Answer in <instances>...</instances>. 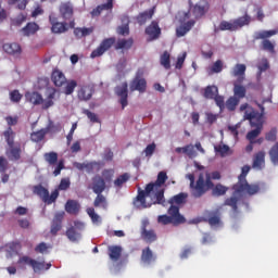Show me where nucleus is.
<instances>
[{
	"instance_id": "09e8293b",
	"label": "nucleus",
	"mask_w": 278,
	"mask_h": 278,
	"mask_svg": "<svg viewBox=\"0 0 278 278\" xmlns=\"http://www.w3.org/2000/svg\"><path fill=\"white\" fill-rule=\"evenodd\" d=\"M130 175L128 173H124L119 175L115 180H114V186L115 188H123L124 184H127L130 179Z\"/></svg>"
},
{
	"instance_id": "49530a36",
	"label": "nucleus",
	"mask_w": 278,
	"mask_h": 278,
	"mask_svg": "<svg viewBox=\"0 0 278 278\" xmlns=\"http://www.w3.org/2000/svg\"><path fill=\"white\" fill-rule=\"evenodd\" d=\"M217 94H218L217 86L212 85L204 88V93H203L204 99H215Z\"/></svg>"
},
{
	"instance_id": "de8ad7c7",
	"label": "nucleus",
	"mask_w": 278,
	"mask_h": 278,
	"mask_svg": "<svg viewBox=\"0 0 278 278\" xmlns=\"http://www.w3.org/2000/svg\"><path fill=\"white\" fill-rule=\"evenodd\" d=\"M134 47V39H119L116 45L115 49L118 51L119 49H131Z\"/></svg>"
},
{
	"instance_id": "f8f14e48",
	"label": "nucleus",
	"mask_w": 278,
	"mask_h": 278,
	"mask_svg": "<svg viewBox=\"0 0 278 278\" xmlns=\"http://www.w3.org/2000/svg\"><path fill=\"white\" fill-rule=\"evenodd\" d=\"M105 179L100 175H96L91 178V184L88 185V190H92L94 194H103L105 192Z\"/></svg>"
},
{
	"instance_id": "f03ea898",
	"label": "nucleus",
	"mask_w": 278,
	"mask_h": 278,
	"mask_svg": "<svg viewBox=\"0 0 278 278\" xmlns=\"http://www.w3.org/2000/svg\"><path fill=\"white\" fill-rule=\"evenodd\" d=\"M187 179L190 181L189 191L192 199H201L214 188L212 180L220 179V172L206 173L205 176L200 174L197 180L194 174H188Z\"/></svg>"
},
{
	"instance_id": "393cba45",
	"label": "nucleus",
	"mask_w": 278,
	"mask_h": 278,
	"mask_svg": "<svg viewBox=\"0 0 278 278\" xmlns=\"http://www.w3.org/2000/svg\"><path fill=\"white\" fill-rule=\"evenodd\" d=\"M53 129V125L50 124L46 128H41L40 130L34 131L30 134L31 142H42L46 136L49 134V130Z\"/></svg>"
},
{
	"instance_id": "412c9836",
	"label": "nucleus",
	"mask_w": 278,
	"mask_h": 278,
	"mask_svg": "<svg viewBox=\"0 0 278 278\" xmlns=\"http://www.w3.org/2000/svg\"><path fill=\"white\" fill-rule=\"evenodd\" d=\"M155 190V185L150 182L146 186V190H139L138 195L136 198L137 201L142 205V207L147 206V197H149Z\"/></svg>"
},
{
	"instance_id": "7c9ffc66",
	"label": "nucleus",
	"mask_w": 278,
	"mask_h": 278,
	"mask_svg": "<svg viewBox=\"0 0 278 278\" xmlns=\"http://www.w3.org/2000/svg\"><path fill=\"white\" fill-rule=\"evenodd\" d=\"M108 251L109 257L112 262H118L121 260V255H123V247L121 245H110Z\"/></svg>"
},
{
	"instance_id": "cd10ccee",
	"label": "nucleus",
	"mask_w": 278,
	"mask_h": 278,
	"mask_svg": "<svg viewBox=\"0 0 278 278\" xmlns=\"http://www.w3.org/2000/svg\"><path fill=\"white\" fill-rule=\"evenodd\" d=\"M25 98L33 105H42L45 103V98L37 91L26 92Z\"/></svg>"
},
{
	"instance_id": "72a5a7b5",
	"label": "nucleus",
	"mask_w": 278,
	"mask_h": 278,
	"mask_svg": "<svg viewBox=\"0 0 278 278\" xmlns=\"http://www.w3.org/2000/svg\"><path fill=\"white\" fill-rule=\"evenodd\" d=\"M114 8V0H108L106 3L98 5L96 9L91 11V16L94 18L96 16H101V12L103 10H112Z\"/></svg>"
},
{
	"instance_id": "2f4dec72",
	"label": "nucleus",
	"mask_w": 278,
	"mask_h": 278,
	"mask_svg": "<svg viewBox=\"0 0 278 278\" xmlns=\"http://www.w3.org/2000/svg\"><path fill=\"white\" fill-rule=\"evenodd\" d=\"M153 14H155L154 9H150L148 11H143L137 15L138 25H146L147 21H151L153 18Z\"/></svg>"
},
{
	"instance_id": "5fc2aeb1",
	"label": "nucleus",
	"mask_w": 278,
	"mask_h": 278,
	"mask_svg": "<svg viewBox=\"0 0 278 278\" xmlns=\"http://www.w3.org/2000/svg\"><path fill=\"white\" fill-rule=\"evenodd\" d=\"M223 66H224V63L222 60H217L213 63V65L210 67V75H214V73H223Z\"/></svg>"
},
{
	"instance_id": "69168bd1",
	"label": "nucleus",
	"mask_w": 278,
	"mask_h": 278,
	"mask_svg": "<svg viewBox=\"0 0 278 278\" xmlns=\"http://www.w3.org/2000/svg\"><path fill=\"white\" fill-rule=\"evenodd\" d=\"M216 153L220 154L222 157H225L227 153H229V146L223 144V146H216L215 147Z\"/></svg>"
},
{
	"instance_id": "4c0bfd02",
	"label": "nucleus",
	"mask_w": 278,
	"mask_h": 278,
	"mask_svg": "<svg viewBox=\"0 0 278 278\" xmlns=\"http://www.w3.org/2000/svg\"><path fill=\"white\" fill-rule=\"evenodd\" d=\"M266 164V152L260 151L255 154L253 161V168L262 169Z\"/></svg>"
},
{
	"instance_id": "338daca9",
	"label": "nucleus",
	"mask_w": 278,
	"mask_h": 278,
	"mask_svg": "<svg viewBox=\"0 0 278 278\" xmlns=\"http://www.w3.org/2000/svg\"><path fill=\"white\" fill-rule=\"evenodd\" d=\"M155 199L156 201L154 203H157V205H164V203H166V200L164 199V189L156 191Z\"/></svg>"
},
{
	"instance_id": "c756f323",
	"label": "nucleus",
	"mask_w": 278,
	"mask_h": 278,
	"mask_svg": "<svg viewBox=\"0 0 278 278\" xmlns=\"http://www.w3.org/2000/svg\"><path fill=\"white\" fill-rule=\"evenodd\" d=\"M79 210H81V205L76 200H67L65 203V212H67V214L77 216V214H79Z\"/></svg>"
},
{
	"instance_id": "3c124183",
	"label": "nucleus",
	"mask_w": 278,
	"mask_h": 278,
	"mask_svg": "<svg viewBox=\"0 0 278 278\" xmlns=\"http://www.w3.org/2000/svg\"><path fill=\"white\" fill-rule=\"evenodd\" d=\"M85 170L89 175L94 173V170H101V163L97 161H92L85 164Z\"/></svg>"
},
{
	"instance_id": "37998d69",
	"label": "nucleus",
	"mask_w": 278,
	"mask_h": 278,
	"mask_svg": "<svg viewBox=\"0 0 278 278\" xmlns=\"http://www.w3.org/2000/svg\"><path fill=\"white\" fill-rule=\"evenodd\" d=\"M97 197L93 201L94 207H102V210H108V199L102 193H96Z\"/></svg>"
},
{
	"instance_id": "7ed1b4c3",
	"label": "nucleus",
	"mask_w": 278,
	"mask_h": 278,
	"mask_svg": "<svg viewBox=\"0 0 278 278\" xmlns=\"http://www.w3.org/2000/svg\"><path fill=\"white\" fill-rule=\"evenodd\" d=\"M243 118L244 121L250 122L251 127H255V129L247 134V139L251 142V144H253L255 138H257V136L262 134V129L264 127V124L262 122L264 118V114L252 109L251 111L244 112Z\"/></svg>"
},
{
	"instance_id": "a19ab883",
	"label": "nucleus",
	"mask_w": 278,
	"mask_h": 278,
	"mask_svg": "<svg viewBox=\"0 0 278 278\" xmlns=\"http://www.w3.org/2000/svg\"><path fill=\"white\" fill-rule=\"evenodd\" d=\"M211 190H212L213 197H225L229 188L223 184H217V185H213V188H211Z\"/></svg>"
},
{
	"instance_id": "9b49d317",
	"label": "nucleus",
	"mask_w": 278,
	"mask_h": 278,
	"mask_svg": "<svg viewBox=\"0 0 278 278\" xmlns=\"http://www.w3.org/2000/svg\"><path fill=\"white\" fill-rule=\"evenodd\" d=\"M59 14L63 21H68V23L73 21L75 23V9L71 1L62 2L59 5Z\"/></svg>"
},
{
	"instance_id": "c03bdc74",
	"label": "nucleus",
	"mask_w": 278,
	"mask_h": 278,
	"mask_svg": "<svg viewBox=\"0 0 278 278\" xmlns=\"http://www.w3.org/2000/svg\"><path fill=\"white\" fill-rule=\"evenodd\" d=\"M238 105H240V100L232 96L227 99L225 108L228 112H236Z\"/></svg>"
},
{
	"instance_id": "4be33fe9",
	"label": "nucleus",
	"mask_w": 278,
	"mask_h": 278,
	"mask_svg": "<svg viewBox=\"0 0 278 278\" xmlns=\"http://www.w3.org/2000/svg\"><path fill=\"white\" fill-rule=\"evenodd\" d=\"M94 94V88L90 85H84L77 92L79 101H90Z\"/></svg>"
},
{
	"instance_id": "680f3d73",
	"label": "nucleus",
	"mask_w": 278,
	"mask_h": 278,
	"mask_svg": "<svg viewBox=\"0 0 278 278\" xmlns=\"http://www.w3.org/2000/svg\"><path fill=\"white\" fill-rule=\"evenodd\" d=\"M102 179H104V182H110L112 179H114V169H104L102 170Z\"/></svg>"
},
{
	"instance_id": "423d86ee",
	"label": "nucleus",
	"mask_w": 278,
	"mask_h": 278,
	"mask_svg": "<svg viewBox=\"0 0 278 278\" xmlns=\"http://www.w3.org/2000/svg\"><path fill=\"white\" fill-rule=\"evenodd\" d=\"M49 23L51 25L52 34H66L68 29H75L76 23L72 20L71 22H59L55 14L49 15Z\"/></svg>"
},
{
	"instance_id": "f704fd0d",
	"label": "nucleus",
	"mask_w": 278,
	"mask_h": 278,
	"mask_svg": "<svg viewBox=\"0 0 278 278\" xmlns=\"http://www.w3.org/2000/svg\"><path fill=\"white\" fill-rule=\"evenodd\" d=\"M141 238L144 240V242L151 244L157 240V233L153 229H143L141 230Z\"/></svg>"
},
{
	"instance_id": "dca6fc26",
	"label": "nucleus",
	"mask_w": 278,
	"mask_h": 278,
	"mask_svg": "<svg viewBox=\"0 0 278 278\" xmlns=\"http://www.w3.org/2000/svg\"><path fill=\"white\" fill-rule=\"evenodd\" d=\"M130 92H140L141 94L147 92V79L140 77L137 75L131 81H130Z\"/></svg>"
},
{
	"instance_id": "2eb2a0df",
	"label": "nucleus",
	"mask_w": 278,
	"mask_h": 278,
	"mask_svg": "<svg viewBox=\"0 0 278 278\" xmlns=\"http://www.w3.org/2000/svg\"><path fill=\"white\" fill-rule=\"evenodd\" d=\"M75 226L70 227L65 235L70 242H77L81 238V233L77 231V229H84V223L81 222H75Z\"/></svg>"
},
{
	"instance_id": "6ab92c4d",
	"label": "nucleus",
	"mask_w": 278,
	"mask_h": 278,
	"mask_svg": "<svg viewBox=\"0 0 278 278\" xmlns=\"http://www.w3.org/2000/svg\"><path fill=\"white\" fill-rule=\"evenodd\" d=\"M194 25H197V21L194 20H189L188 22L180 20V25L176 27V38H184V36H186Z\"/></svg>"
},
{
	"instance_id": "f3484780",
	"label": "nucleus",
	"mask_w": 278,
	"mask_h": 278,
	"mask_svg": "<svg viewBox=\"0 0 278 278\" xmlns=\"http://www.w3.org/2000/svg\"><path fill=\"white\" fill-rule=\"evenodd\" d=\"M167 214L172 217L174 225H184L186 223V217L181 215L179 212V206L170 204L169 208L167 210Z\"/></svg>"
},
{
	"instance_id": "a878e982",
	"label": "nucleus",
	"mask_w": 278,
	"mask_h": 278,
	"mask_svg": "<svg viewBox=\"0 0 278 278\" xmlns=\"http://www.w3.org/2000/svg\"><path fill=\"white\" fill-rule=\"evenodd\" d=\"M62 220H64V213H56L50 229L52 236H58V231L62 230Z\"/></svg>"
},
{
	"instance_id": "774afa93",
	"label": "nucleus",
	"mask_w": 278,
	"mask_h": 278,
	"mask_svg": "<svg viewBox=\"0 0 278 278\" xmlns=\"http://www.w3.org/2000/svg\"><path fill=\"white\" fill-rule=\"evenodd\" d=\"M48 86H49V78H47V77L38 78L37 88L39 90H45V88H47Z\"/></svg>"
},
{
	"instance_id": "c9c22d12",
	"label": "nucleus",
	"mask_w": 278,
	"mask_h": 278,
	"mask_svg": "<svg viewBox=\"0 0 278 278\" xmlns=\"http://www.w3.org/2000/svg\"><path fill=\"white\" fill-rule=\"evenodd\" d=\"M233 96L236 97L239 101L241 99H244L247 97V87L242 86L238 80L233 83V89H232Z\"/></svg>"
},
{
	"instance_id": "20e7f679",
	"label": "nucleus",
	"mask_w": 278,
	"mask_h": 278,
	"mask_svg": "<svg viewBox=\"0 0 278 278\" xmlns=\"http://www.w3.org/2000/svg\"><path fill=\"white\" fill-rule=\"evenodd\" d=\"M277 35H278L277 29L261 30L255 33L254 40H263L261 43L263 51H268V53H275V43L268 40V38H273V36H277Z\"/></svg>"
},
{
	"instance_id": "8fccbe9b",
	"label": "nucleus",
	"mask_w": 278,
	"mask_h": 278,
	"mask_svg": "<svg viewBox=\"0 0 278 278\" xmlns=\"http://www.w3.org/2000/svg\"><path fill=\"white\" fill-rule=\"evenodd\" d=\"M160 64L166 71H170V53L168 51H164L160 59Z\"/></svg>"
},
{
	"instance_id": "e433bc0d",
	"label": "nucleus",
	"mask_w": 278,
	"mask_h": 278,
	"mask_svg": "<svg viewBox=\"0 0 278 278\" xmlns=\"http://www.w3.org/2000/svg\"><path fill=\"white\" fill-rule=\"evenodd\" d=\"M188 201V193L180 192L168 200L169 205H184Z\"/></svg>"
},
{
	"instance_id": "0eeeda50",
	"label": "nucleus",
	"mask_w": 278,
	"mask_h": 278,
	"mask_svg": "<svg viewBox=\"0 0 278 278\" xmlns=\"http://www.w3.org/2000/svg\"><path fill=\"white\" fill-rule=\"evenodd\" d=\"M249 23H251V16L245 14L232 22H220L219 29L220 31H237V29L244 27V25H249Z\"/></svg>"
},
{
	"instance_id": "473e14b6",
	"label": "nucleus",
	"mask_w": 278,
	"mask_h": 278,
	"mask_svg": "<svg viewBox=\"0 0 278 278\" xmlns=\"http://www.w3.org/2000/svg\"><path fill=\"white\" fill-rule=\"evenodd\" d=\"M2 49L5 53H9V55H21V46L16 42L4 43Z\"/></svg>"
},
{
	"instance_id": "e2e57ef3",
	"label": "nucleus",
	"mask_w": 278,
	"mask_h": 278,
	"mask_svg": "<svg viewBox=\"0 0 278 278\" xmlns=\"http://www.w3.org/2000/svg\"><path fill=\"white\" fill-rule=\"evenodd\" d=\"M68 188H71V178H62L55 190H68Z\"/></svg>"
},
{
	"instance_id": "0e129e2a",
	"label": "nucleus",
	"mask_w": 278,
	"mask_h": 278,
	"mask_svg": "<svg viewBox=\"0 0 278 278\" xmlns=\"http://www.w3.org/2000/svg\"><path fill=\"white\" fill-rule=\"evenodd\" d=\"M10 168V163L5 156H0V174L7 173Z\"/></svg>"
},
{
	"instance_id": "a211bd4d",
	"label": "nucleus",
	"mask_w": 278,
	"mask_h": 278,
	"mask_svg": "<svg viewBox=\"0 0 278 278\" xmlns=\"http://www.w3.org/2000/svg\"><path fill=\"white\" fill-rule=\"evenodd\" d=\"M23 154V149L21 147V142H16L13 146H9L7 150V156L11 162H18L21 160V155Z\"/></svg>"
},
{
	"instance_id": "4d7b16f0",
	"label": "nucleus",
	"mask_w": 278,
	"mask_h": 278,
	"mask_svg": "<svg viewBox=\"0 0 278 278\" xmlns=\"http://www.w3.org/2000/svg\"><path fill=\"white\" fill-rule=\"evenodd\" d=\"M23 99V94H21V91L18 89H14L10 92V101L12 103H21V100Z\"/></svg>"
},
{
	"instance_id": "1a4fd4ad",
	"label": "nucleus",
	"mask_w": 278,
	"mask_h": 278,
	"mask_svg": "<svg viewBox=\"0 0 278 278\" xmlns=\"http://www.w3.org/2000/svg\"><path fill=\"white\" fill-rule=\"evenodd\" d=\"M18 264H26L31 266L34 273H40L41 270H49L51 268V263L38 262L29 256H22L18 260Z\"/></svg>"
},
{
	"instance_id": "864d4df0",
	"label": "nucleus",
	"mask_w": 278,
	"mask_h": 278,
	"mask_svg": "<svg viewBox=\"0 0 278 278\" xmlns=\"http://www.w3.org/2000/svg\"><path fill=\"white\" fill-rule=\"evenodd\" d=\"M269 157H270L271 164H274L275 166H278V142H276L269 150Z\"/></svg>"
},
{
	"instance_id": "79ce46f5",
	"label": "nucleus",
	"mask_w": 278,
	"mask_h": 278,
	"mask_svg": "<svg viewBox=\"0 0 278 278\" xmlns=\"http://www.w3.org/2000/svg\"><path fill=\"white\" fill-rule=\"evenodd\" d=\"M3 136L8 147L16 144V142H14V138H16V132H14L12 127H8L7 130L3 131Z\"/></svg>"
},
{
	"instance_id": "f257e3e1",
	"label": "nucleus",
	"mask_w": 278,
	"mask_h": 278,
	"mask_svg": "<svg viewBox=\"0 0 278 278\" xmlns=\"http://www.w3.org/2000/svg\"><path fill=\"white\" fill-rule=\"evenodd\" d=\"M251 170V166L244 165L241 168V174L238 177V182H236L232 186V197L227 198L224 202V205H227L228 207H231L232 212H238V202L240 201V194H250V197H253V194H257L260 192V185H249V181H247V175H249V172Z\"/></svg>"
},
{
	"instance_id": "ea45409f",
	"label": "nucleus",
	"mask_w": 278,
	"mask_h": 278,
	"mask_svg": "<svg viewBox=\"0 0 278 278\" xmlns=\"http://www.w3.org/2000/svg\"><path fill=\"white\" fill-rule=\"evenodd\" d=\"M141 262L143 264H151V262H155V255H153V251H151V248H146L141 252Z\"/></svg>"
},
{
	"instance_id": "bf43d9fd",
	"label": "nucleus",
	"mask_w": 278,
	"mask_h": 278,
	"mask_svg": "<svg viewBox=\"0 0 278 278\" xmlns=\"http://www.w3.org/2000/svg\"><path fill=\"white\" fill-rule=\"evenodd\" d=\"M87 214L91 218L92 223H101V216L94 212V207L87 208Z\"/></svg>"
},
{
	"instance_id": "a18cd8bd",
	"label": "nucleus",
	"mask_w": 278,
	"mask_h": 278,
	"mask_svg": "<svg viewBox=\"0 0 278 278\" xmlns=\"http://www.w3.org/2000/svg\"><path fill=\"white\" fill-rule=\"evenodd\" d=\"M167 180H168V175H166V172H160L157 174L156 181L152 182V185L154 186V190H157V188H162V186H164Z\"/></svg>"
},
{
	"instance_id": "6e6552de",
	"label": "nucleus",
	"mask_w": 278,
	"mask_h": 278,
	"mask_svg": "<svg viewBox=\"0 0 278 278\" xmlns=\"http://www.w3.org/2000/svg\"><path fill=\"white\" fill-rule=\"evenodd\" d=\"M43 160L49 164V166H55V164H58L53 170L54 177H58L61 175L62 170H64V160H60L58 162V152H46L43 154Z\"/></svg>"
},
{
	"instance_id": "c85d7f7f",
	"label": "nucleus",
	"mask_w": 278,
	"mask_h": 278,
	"mask_svg": "<svg viewBox=\"0 0 278 278\" xmlns=\"http://www.w3.org/2000/svg\"><path fill=\"white\" fill-rule=\"evenodd\" d=\"M38 29H40V26L37 23L29 22L20 31L22 36L29 37L34 36L38 31Z\"/></svg>"
},
{
	"instance_id": "603ef678",
	"label": "nucleus",
	"mask_w": 278,
	"mask_h": 278,
	"mask_svg": "<svg viewBox=\"0 0 278 278\" xmlns=\"http://www.w3.org/2000/svg\"><path fill=\"white\" fill-rule=\"evenodd\" d=\"M65 88L63 90L64 94L70 96L75 92V89L77 88V80H66Z\"/></svg>"
},
{
	"instance_id": "9d476101",
	"label": "nucleus",
	"mask_w": 278,
	"mask_h": 278,
	"mask_svg": "<svg viewBox=\"0 0 278 278\" xmlns=\"http://www.w3.org/2000/svg\"><path fill=\"white\" fill-rule=\"evenodd\" d=\"M116 43V38L110 37L101 41L99 47H97L90 54V58L94 60V58H101L105 51H110L112 47Z\"/></svg>"
},
{
	"instance_id": "58836bf2",
	"label": "nucleus",
	"mask_w": 278,
	"mask_h": 278,
	"mask_svg": "<svg viewBox=\"0 0 278 278\" xmlns=\"http://www.w3.org/2000/svg\"><path fill=\"white\" fill-rule=\"evenodd\" d=\"M56 93H58V90H55V88L51 89V91L47 96V99L43 100V102L41 103L42 110H49V108H53V105L55 104L53 102V99H55Z\"/></svg>"
},
{
	"instance_id": "bb28decb",
	"label": "nucleus",
	"mask_w": 278,
	"mask_h": 278,
	"mask_svg": "<svg viewBox=\"0 0 278 278\" xmlns=\"http://www.w3.org/2000/svg\"><path fill=\"white\" fill-rule=\"evenodd\" d=\"M245 73H247V65L236 64L231 72V75L232 77H237V84H242L244 81Z\"/></svg>"
},
{
	"instance_id": "b1692460",
	"label": "nucleus",
	"mask_w": 278,
	"mask_h": 278,
	"mask_svg": "<svg viewBox=\"0 0 278 278\" xmlns=\"http://www.w3.org/2000/svg\"><path fill=\"white\" fill-rule=\"evenodd\" d=\"M204 216H206L205 222L211 225V227H216V225H220V211H206L204 213Z\"/></svg>"
},
{
	"instance_id": "aec40b11",
	"label": "nucleus",
	"mask_w": 278,
	"mask_h": 278,
	"mask_svg": "<svg viewBox=\"0 0 278 278\" xmlns=\"http://www.w3.org/2000/svg\"><path fill=\"white\" fill-rule=\"evenodd\" d=\"M51 81L56 88H62V86H66L67 79L64 72L54 68L51 73Z\"/></svg>"
},
{
	"instance_id": "39448f33",
	"label": "nucleus",
	"mask_w": 278,
	"mask_h": 278,
	"mask_svg": "<svg viewBox=\"0 0 278 278\" xmlns=\"http://www.w3.org/2000/svg\"><path fill=\"white\" fill-rule=\"evenodd\" d=\"M34 194L40 197L41 201L46 203V205H51L58 201V197H60V191L54 190L49 194V189L45 188L42 185H36L33 187Z\"/></svg>"
},
{
	"instance_id": "4468645a",
	"label": "nucleus",
	"mask_w": 278,
	"mask_h": 278,
	"mask_svg": "<svg viewBox=\"0 0 278 278\" xmlns=\"http://www.w3.org/2000/svg\"><path fill=\"white\" fill-rule=\"evenodd\" d=\"M210 12V2L206 0H200L198 3H195L192 8V14L194 18H203L205 14Z\"/></svg>"
},
{
	"instance_id": "6e6d98bb",
	"label": "nucleus",
	"mask_w": 278,
	"mask_h": 278,
	"mask_svg": "<svg viewBox=\"0 0 278 278\" xmlns=\"http://www.w3.org/2000/svg\"><path fill=\"white\" fill-rule=\"evenodd\" d=\"M181 152L185 153V155H188V157H197V151H194V146L192 144L182 147Z\"/></svg>"
},
{
	"instance_id": "052dcab7",
	"label": "nucleus",
	"mask_w": 278,
	"mask_h": 278,
	"mask_svg": "<svg viewBox=\"0 0 278 278\" xmlns=\"http://www.w3.org/2000/svg\"><path fill=\"white\" fill-rule=\"evenodd\" d=\"M217 108H219L220 112H224L225 110V105H226V102H225V97L223 96H219L218 93L215 96V98H213Z\"/></svg>"
},
{
	"instance_id": "ddd939ff",
	"label": "nucleus",
	"mask_w": 278,
	"mask_h": 278,
	"mask_svg": "<svg viewBox=\"0 0 278 278\" xmlns=\"http://www.w3.org/2000/svg\"><path fill=\"white\" fill-rule=\"evenodd\" d=\"M129 85L127 83H123L122 86H117L115 88V94L119 97V103L122 105V110H125L127 105H129L128 98H129Z\"/></svg>"
},
{
	"instance_id": "5701e85b",
	"label": "nucleus",
	"mask_w": 278,
	"mask_h": 278,
	"mask_svg": "<svg viewBox=\"0 0 278 278\" xmlns=\"http://www.w3.org/2000/svg\"><path fill=\"white\" fill-rule=\"evenodd\" d=\"M146 34L151 38V40H157V38L162 36V28H160V24H157V22L153 21L146 28Z\"/></svg>"
},
{
	"instance_id": "13d9d810",
	"label": "nucleus",
	"mask_w": 278,
	"mask_h": 278,
	"mask_svg": "<svg viewBox=\"0 0 278 278\" xmlns=\"http://www.w3.org/2000/svg\"><path fill=\"white\" fill-rule=\"evenodd\" d=\"M157 223L159 225H175V222L172 219L170 215H159Z\"/></svg>"
}]
</instances>
